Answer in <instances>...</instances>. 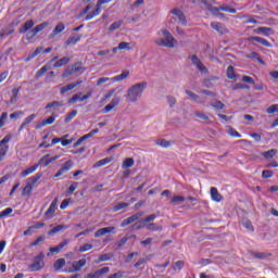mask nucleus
<instances>
[{"label":"nucleus","instance_id":"obj_37","mask_svg":"<svg viewBox=\"0 0 278 278\" xmlns=\"http://www.w3.org/2000/svg\"><path fill=\"white\" fill-rule=\"evenodd\" d=\"M134 164H136V161H134V157H127L123 164H122V168H131L134 166Z\"/></svg>","mask_w":278,"mask_h":278},{"label":"nucleus","instance_id":"obj_6","mask_svg":"<svg viewBox=\"0 0 278 278\" xmlns=\"http://www.w3.org/2000/svg\"><path fill=\"white\" fill-rule=\"evenodd\" d=\"M113 0H98L96 4V10H93L91 13L87 14L85 17V21H92L94 16H99L101 14V5L105 3H110Z\"/></svg>","mask_w":278,"mask_h":278},{"label":"nucleus","instance_id":"obj_19","mask_svg":"<svg viewBox=\"0 0 278 278\" xmlns=\"http://www.w3.org/2000/svg\"><path fill=\"white\" fill-rule=\"evenodd\" d=\"M211 199L213 201H216L217 203H220V201H223V195H220L216 187L211 188Z\"/></svg>","mask_w":278,"mask_h":278},{"label":"nucleus","instance_id":"obj_2","mask_svg":"<svg viewBox=\"0 0 278 278\" xmlns=\"http://www.w3.org/2000/svg\"><path fill=\"white\" fill-rule=\"evenodd\" d=\"M149 86L148 81L137 83L130 86L125 94V99L127 103H138V99L142 98L144 90H147Z\"/></svg>","mask_w":278,"mask_h":278},{"label":"nucleus","instance_id":"obj_40","mask_svg":"<svg viewBox=\"0 0 278 278\" xmlns=\"http://www.w3.org/2000/svg\"><path fill=\"white\" fill-rule=\"evenodd\" d=\"M148 231H162V226H157L155 223H150L146 226Z\"/></svg>","mask_w":278,"mask_h":278},{"label":"nucleus","instance_id":"obj_54","mask_svg":"<svg viewBox=\"0 0 278 278\" xmlns=\"http://www.w3.org/2000/svg\"><path fill=\"white\" fill-rule=\"evenodd\" d=\"M219 10L222 12H229V14H236L237 10L233 8H230L229 5H220Z\"/></svg>","mask_w":278,"mask_h":278},{"label":"nucleus","instance_id":"obj_27","mask_svg":"<svg viewBox=\"0 0 278 278\" xmlns=\"http://www.w3.org/2000/svg\"><path fill=\"white\" fill-rule=\"evenodd\" d=\"M127 77H129V71H125L122 74L112 77L111 81L116 83V81H123L124 79H127Z\"/></svg>","mask_w":278,"mask_h":278},{"label":"nucleus","instance_id":"obj_49","mask_svg":"<svg viewBox=\"0 0 278 278\" xmlns=\"http://www.w3.org/2000/svg\"><path fill=\"white\" fill-rule=\"evenodd\" d=\"M47 71H49V66L45 65L42 66L40 70L37 71V73L35 74V78L36 79H40V77H42V75H45V73H47Z\"/></svg>","mask_w":278,"mask_h":278},{"label":"nucleus","instance_id":"obj_63","mask_svg":"<svg viewBox=\"0 0 278 278\" xmlns=\"http://www.w3.org/2000/svg\"><path fill=\"white\" fill-rule=\"evenodd\" d=\"M140 18H141L140 14H135L134 16L127 18V23H138Z\"/></svg>","mask_w":278,"mask_h":278},{"label":"nucleus","instance_id":"obj_39","mask_svg":"<svg viewBox=\"0 0 278 278\" xmlns=\"http://www.w3.org/2000/svg\"><path fill=\"white\" fill-rule=\"evenodd\" d=\"M33 190H34V186H31V184H27L23 188L22 197H30Z\"/></svg>","mask_w":278,"mask_h":278},{"label":"nucleus","instance_id":"obj_12","mask_svg":"<svg viewBox=\"0 0 278 278\" xmlns=\"http://www.w3.org/2000/svg\"><path fill=\"white\" fill-rule=\"evenodd\" d=\"M108 233H116V227L110 226L105 228H100L94 232V238H101V236H105Z\"/></svg>","mask_w":278,"mask_h":278},{"label":"nucleus","instance_id":"obj_51","mask_svg":"<svg viewBox=\"0 0 278 278\" xmlns=\"http://www.w3.org/2000/svg\"><path fill=\"white\" fill-rule=\"evenodd\" d=\"M92 249H94V245L86 243L78 249V253H86V251H90Z\"/></svg>","mask_w":278,"mask_h":278},{"label":"nucleus","instance_id":"obj_55","mask_svg":"<svg viewBox=\"0 0 278 278\" xmlns=\"http://www.w3.org/2000/svg\"><path fill=\"white\" fill-rule=\"evenodd\" d=\"M211 108H215V110H224L225 104L220 100H216L215 102L211 103Z\"/></svg>","mask_w":278,"mask_h":278},{"label":"nucleus","instance_id":"obj_41","mask_svg":"<svg viewBox=\"0 0 278 278\" xmlns=\"http://www.w3.org/2000/svg\"><path fill=\"white\" fill-rule=\"evenodd\" d=\"M245 58H248V60H257L260 64H264V62L262 61V58H260V53L257 52H251L250 54H247Z\"/></svg>","mask_w":278,"mask_h":278},{"label":"nucleus","instance_id":"obj_56","mask_svg":"<svg viewBox=\"0 0 278 278\" xmlns=\"http://www.w3.org/2000/svg\"><path fill=\"white\" fill-rule=\"evenodd\" d=\"M114 257L112 253L102 254L99 256V262H110Z\"/></svg>","mask_w":278,"mask_h":278},{"label":"nucleus","instance_id":"obj_23","mask_svg":"<svg viewBox=\"0 0 278 278\" xmlns=\"http://www.w3.org/2000/svg\"><path fill=\"white\" fill-rule=\"evenodd\" d=\"M64 29H66V26H64L63 23H59L52 30L50 38H55V36H58V34H62V31H64Z\"/></svg>","mask_w":278,"mask_h":278},{"label":"nucleus","instance_id":"obj_43","mask_svg":"<svg viewBox=\"0 0 278 278\" xmlns=\"http://www.w3.org/2000/svg\"><path fill=\"white\" fill-rule=\"evenodd\" d=\"M30 182V186H35V184H38V181H40V179H42V173H37L35 176L28 178Z\"/></svg>","mask_w":278,"mask_h":278},{"label":"nucleus","instance_id":"obj_58","mask_svg":"<svg viewBox=\"0 0 278 278\" xmlns=\"http://www.w3.org/2000/svg\"><path fill=\"white\" fill-rule=\"evenodd\" d=\"M227 77L228 79H236V72L233 71V66L231 65L227 67Z\"/></svg>","mask_w":278,"mask_h":278},{"label":"nucleus","instance_id":"obj_31","mask_svg":"<svg viewBox=\"0 0 278 278\" xmlns=\"http://www.w3.org/2000/svg\"><path fill=\"white\" fill-rule=\"evenodd\" d=\"M127 242H129V237H124L119 241L115 242V251L123 249V247H125Z\"/></svg>","mask_w":278,"mask_h":278},{"label":"nucleus","instance_id":"obj_57","mask_svg":"<svg viewBox=\"0 0 278 278\" xmlns=\"http://www.w3.org/2000/svg\"><path fill=\"white\" fill-rule=\"evenodd\" d=\"M123 25L122 21H117L114 22L113 24H111V26L109 27L110 31H116V29H121V26Z\"/></svg>","mask_w":278,"mask_h":278},{"label":"nucleus","instance_id":"obj_26","mask_svg":"<svg viewBox=\"0 0 278 278\" xmlns=\"http://www.w3.org/2000/svg\"><path fill=\"white\" fill-rule=\"evenodd\" d=\"M278 153L277 149H270L266 152L262 153V157H265V160H273V157H275Z\"/></svg>","mask_w":278,"mask_h":278},{"label":"nucleus","instance_id":"obj_46","mask_svg":"<svg viewBox=\"0 0 278 278\" xmlns=\"http://www.w3.org/2000/svg\"><path fill=\"white\" fill-rule=\"evenodd\" d=\"M125 207H129V203L127 202L117 203L115 206H113V212H121V210H125Z\"/></svg>","mask_w":278,"mask_h":278},{"label":"nucleus","instance_id":"obj_3","mask_svg":"<svg viewBox=\"0 0 278 278\" xmlns=\"http://www.w3.org/2000/svg\"><path fill=\"white\" fill-rule=\"evenodd\" d=\"M163 38H157L154 40V45L157 47H166L167 49H175L177 40L173 37V34L168 29H161Z\"/></svg>","mask_w":278,"mask_h":278},{"label":"nucleus","instance_id":"obj_16","mask_svg":"<svg viewBox=\"0 0 278 278\" xmlns=\"http://www.w3.org/2000/svg\"><path fill=\"white\" fill-rule=\"evenodd\" d=\"M38 115H36L35 113L28 115L24 122L21 124L20 128H18V132L21 134V131H23V129H25V127L29 124H31L33 121H35V118H37Z\"/></svg>","mask_w":278,"mask_h":278},{"label":"nucleus","instance_id":"obj_29","mask_svg":"<svg viewBox=\"0 0 278 278\" xmlns=\"http://www.w3.org/2000/svg\"><path fill=\"white\" fill-rule=\"evenodd\" d=\"M64 105V102L62 101H53L46 105V110L54 109V111H58L59 108H62Z\"/></svg>","mask_w":278,"mask_h":278},{"label":"nucleus","instance_id":"obj_1","mask_svg":"<svg viewBox=\"0 0 278 278\" xmlns=\"http://www.w3.org/2000/svg\"><path fill=\"white\" fill-rule=\"evenodd\" d=\"M34 25H36L34 20H29L25 22L24 25L21 26L18 33L26 34V40H34V38H36V36L40 34V31H43L45 29H47V27H49V22H43L35 27Z\"/></svg>","mask_w":278,"mask_h":278},{"label":"nucleus","instance_id":"obj_4","mask_svg":"<svg viewBox=\"0 0 278 278\" xmlns=\"http://www.w3.org/2000/svg\"><path fill=\"white\" fill-rule=\"evenodd\" d=\"M86 67L81 66V62H76L73 65L66 67V70L62 73L63 79L71 77V75H75V73H84Z\"/></svg>","mask_w":278,"mask_h":278},{"label":"nucleus","instance_id":"obj_34","mask_svg":"<svg viewBox=\"0 0 278 278\" xmlns=\"http://www.w3.org/2000/svg\"><path fill=\"white\" fill-rule=\"evenodd\" d=\"M66 266V260L64 258H59L54 262L53 268L54 270H62Z\"/></svg>","mask_w":278,"mask_h":278},{"label":"nucleus","instance_id":"obj_8","mask_svg":"<svg viewBox=\"0 0 278 278\" xmlns=\"http://www.w3.org/2000/svg\"><path fill=\"white\" fill-rule=\"evenodd\" d=\"M142 216H144L143 212H138L136 214H134L130 217H127L126 219H124L121 223V227H127L128 225H131L132 223H136V220H140V218H142Z\"/></svg>","mask_w":278,"mask_h":278},{"label":"nucleus","instance_id":"obj_21","mask_svg":"<svg viewBox=\"0 0 278 278\" xmlns=\"http://www.w3.org/2000/svg\"><path fill=\"white\" fill-rule=\"evenodd\" d=\"M79 40H81V35L74 34L66 40L65 45L67 47H71V45H76L77 42H79Z\"/></svg>","mask_w":278,"mask_h":278},{"label":"nucleus","instance_id":"obj_38","mask_svg":"<svg viewBox=\"0 0 278 278\" xmlns=\"http://www.w3.org/2000/svg\"><path fill=\"white\" fill-rule=\"evenodd\" d=\"M18 92H21V87L12 89V97L10 103H16V101L18 100Z\"/></svg>","mask_w":278,"mask_h":278},{"label":"nucleus","instance_id":"obj_22","mask_svg":"<svg viewBox=\"0 0 278 278\" xmlns=\"http://www.w3.org/2000/svg\"><path fill=\"white\" fill-rule=\"evenodd\" d=\"M70 62H71V58L64 56V58L58 60V61L53 64V67H54V68H62V66H66V64H68Z\"/></svg>","mask_w":278,"mask_h":278},{"label":"nucleus","instance_id":"obj_10","mask_svg":"<svg viewBox=\"0 0 278 278\" xmlns=\"http://www.w3.org/2000/svg\"><path fill=\"white\" fill-rule=\"evenodd\" d=\"M254 34H261V36H265L266 38L273 36L275 34V30L270 27L266 26H260L256 29L253 30Z\"/></svg>","mask_w":278,"mask_h":278},{"label":"nucleus","instance_id":"obj_44","mask_svg":"<svg viewBox=\"0 0 278 278\" xmlns=\"http://www.w3.org/2000/svg\"><path fill=\"white\" fill-rule=\"evenodd\" d=\"M144 227H147V224H144V222H142V219L136 222L135 224H132L131 229H134L135 231H138L139 229H144Z\"/></svg>","mask_w":278,"mask_h":278},{"label":"nucleus","instance_id":"obj_33","mask_svg":"<svg viewBox=\"0 0 278 278\" xmlns=\"http://www.w3.org/2000/svg\"><path fill=\"white\" fill-rule=\"evenodd\" d=\"M251 256L255 257V260H266V257H270V254L266 252H251Z\"/></svg>","mask_w":278,"mask_h":278},{"label":"nucleus","instance_id":"obj_18","mask_svg":"<svg viewBox=\"0 0 278 278\" xmlns=\"http://www.w3.org/2000/svg\"><path fill=\"white\" fill-rule=\"evenodd\" d=\"M68 242H71V240L64 239L59 245H56L54 248H50L49 249L50 253H60V251H62L64 249V247L68 245Z\"/></svg>","mask_w":278,"mask_h":278},{"label":"nucleus","instance_id":"obj_61","mask_svg":"<svg viewBox=\"0 0 278 278\" xmlns=\"http://www.w3.org/2000/svg\"><path fill=\"white\" fill-rule=\"evenodd\" d=\"M185 263L184 261H177L173 266V270H181V268H184Z\"/></svg>","mask_w":278,"mask_h":278},{"label":"nucleus","instance_id":"obj_30","mask_svg":"<svg viewBox=\"0 0 278 278\" xmlns=\"http://www.w3.org/2000/svg\"><path fill=\"white\" fill-rule=\"evenodd\" d=\"M184 201H186V198H184L182 195H174L169 203L170 205H181V203H184Z\"/></svg>","mask_w":278,"mask_h":278},{"label":"nucleus","instance_id":"obj_13","mask_svg":"<svg viewBox=\"0 0 278 278\" xmlns=\"http://www.w3.org/2000/svg\"><path fill=\"white\" fill-rule=\"evenodd\" d=\"M248 42H258L260 45H263V47L270 48L273 47V43H270L268 40L262 37H248Z\"/></svg>","mask_w":278,"mask_h":278},{"label":"nucleus","instance_id":"obj_28","mask_svg":"<svg viewBox=\"0 0 278 278\" xmlns=\"http://www.w3.org/2000/svg\"><path fill=\"white\" fill-rule=\"evenodd\" d=\"M110 162H112L111 157L102 159V160L96 162L93 164L92 168H101V166H105V165L110 164Z\"/></svg>","mask_w":278,"mask_h":278},{"label":"nucleus","instance_id":"obj_24","mask_svg":"<svg viewBox=\"0 0 278 278\" xmlns=\"http://www.w3.org/2000/svg\"><path fill=\"white\" fill-rule=\"evenodd\" d=\"M64 229H68V226L58 225L54 228H52L50 231H48V236H55V233H60V231H64Z\"/></svg>","mask_w":278,"mask_h":278},{"label":"nucleus","instance_id":"obj_50","mask_svg":"<svg viewBox=\"0 0 278 278\" xmlns=\"http://www.w3.org/2000/svg\"><path fill=\"white\" fill-rule=\"evenodd\" d=\"M242 225L245 229H248V231H255V229L253 228V223H251V220L243 219Z\"/></svg>","mask_w":278,"mask_h":278},{"label":"nucleus","instance_id":"obj_42","mask_svg":"<svg viewBox=\"0 0 278 278\" xmlns=\"http://www.w3.org/2000/svg\"><path fill=\"white\" fill-rule=\"evenodd\" d=\"M155 144H157V147H162L163 149H168V147H170V141L166 139H159L155 141Z\"/></svg>","mask_w":278,"mask_h":278},{"label":"nucleus","instance_id":"obj_62","mask_svg":"<svg viewBox=\"0 0 278 278\" xmlns=\"http://www.w3.org/2000/svg\"><path fill=\"white\" fill-rule=\"evenodd\" d=\"M77 101L81 102V93L74 94L68 103H77Z\"/></svg>","mask_w":278,"mask_h":278},{"label":"nucleus","instance_id":"obj_25","mask_svg":"<svg viewBox=\"0 0 278 278\" xmlns=\"http://www.w3.org/2000/svg\"><path fill=\"white\" fill-rule=\"evenodd\" d=\"M38 166H40V164L36 163L35 165L28 167L27 169L23 170L21 173V177H27V175H31V173H36V170H38Z\"/></svg>","mask_w":278,"mask_h":278},{"label":"nucleus","instance_id":"obj_48","mask_svg":"<svg viewBox=\"0 0 278 278\" xmlns=\"http://www.w3.org/2000/svg\"><path fill=\"white\" fill-rule=\"evenodd\" d=\"M77 116V110H73L72 112L67 113L64 119V123H71L73 118Z\"/></svg>","mask_w":278,"mask_h":278},{"label":"nucleus","instance_id":"obj_11","mask_svg":"<svg viewBox=\"0 0 278 278\" xmlns=\"http://www.w3.org/2000/svg\"><path fill=\"white\" fill-rule=\"evenodd\" d=\"M211 27H212V29H215V31H217V34H220L222 36L225 34H229V30L227 29L225 24H223L220 22H212Z\"/></svg>","mask_w":278,"mask_h":278},{"label":"nucleus","instance_id":"obj_14","mask_svg":"<svg viewBox=\"0 0 278 278\" xmlns=\"http://www.w3.org/2000/svg\"><path fill=\"white\" fill-rule=\"evenodd\" d=\"M55 123V116H50L47 119H42L39 122L36 126L35 129H42V127H46V125H53Z\"/></svg>","mask_w":278,"mask_h":278},{"label":"nucleus","instance_id":"obj_5","mask_svg":"<svg viewBox=\"0 0 278 278\" xmlns=\"http://www.w3.org/2000/svg\"><path fill=\"white\" fill-rule=\"evenodd\" d=\"M45 268V253L40 252L39 255L35 257L33 264L28 266L30 273H38V270H42Z\"/></svg>","mask_w":278,"mask_h":278},{"label":"nucleus","instance_id":"obj_35","mask_svg":"<svg viewBox=\"0 0 278 278\" xmlns=\"http://www.w3.org/2000/svg\"><path fill=\"white\" fill-rule=\"evenodd\" d=\"M72 168H73V161L70 160L61 166L60 170L64 175V173H68Z\"/></svg>","mask_w":278,"mask_h":278},{"label":"nucleus","instance_id":"obj_52","mask_svg":"<svg viewBox=\"0 0 278 278\" xmlns=\"http://www.w3.org/2000/svg\"><path fill=\"white\" fill-rule=\"evenodd\" d=\"M74 85L73 83L72 84H68L67 86H64L61 88L60 90V94H66V92H71V90H74Z\"/></svg>","mask_w":278,"mask_h":278},{"label":"nucleus","instance_id":"obj_7","mask_svg":"<svg viewBox=\"0 0 278 278\" xmlns=\"http://www.w3.org/2000/svg\"><path fill=\"white\" fill-rule=\"evenodd\" d=\"M169 14H174L175 17L174 21H178L179 25H188V20L186 18V14H184V11L179 9H174L169 11Z\"/></svg>","mask_w":278,"mask_h":278},{"label":"nucleus","instance_id":"obj_32","mask_svg":"<svg viewBox=\"0 0 278 278\" xmlns=\"http://www.w3.org/2000/svg\"><path fill=\"white\" fill-rule=\"evenodd\" d=\"M40 53H42V47L36 48V50L31 54H28L26 56L25 62H31V60H34V58H36L37 55H40Z\"/></svg>","mask_w":278,"mask_h":278},{"label":"nucleus","instance_id":"obj_45","mask_svg":"<svg viewBox=\"0 0 278 278\" xmlns=\"http://www.w3.org/2000/svg\"><path fill=\"white\" fill-rule=\"evenodd\" d=\"M118 49H119V51H131V43H129V42H125V41H122V42H119L118 43Z\"/></svg>","mask_w":278,"mask_h":278},{"label":"nucleus","instance_id":"obj_9","mask_svg":"<svg viewBox=\"0 0 278 278\" xmlns=\"http://www.w3.org/2000/svg\"><path fill=\"white\" fill-rule=\"evenodd\" d=\"M59 155L51 156V154H46L39 160L37 164L46 168V166H49V164H53V162H55V160H59Z\"/></svg>","mask_w":278,"mask_h":278},{"label":"nucleus","instance_id":"obj_53","mask_svg":"<svg viewBox=\"0 0 278 278\" xmlns=\"http://www.w3.org/2000/svg\"><path fill=\"white\" fill-rule=\"evenodd\" d=\"M189 60H191L193 66H195V67H198L200 64L203 63V62H201V60L199 59V56H197V54L189 55Z\"/></svg>","mask_w":278,"mask_h":278},{"label":"nucleus","instance_id":"obj_60","mask_svg":"<svg viewBox=\"0 0 278 278\" xmlns=\"http://www.w3.org/2000/svg\"><path fill=\"white\" fill-rule=\"evenodd\" d=\"M7 121H8V112H3L0 116V129L1 127L5 126Z\"/></svg>","mask_w":278,"mask_h":278},{"label":"nucleus","instance_id":"obj_59","mask_svg":"<svg viewBox=\"0 0 278 278\" xmlns=\"http://www.w3.org/2000/svg\"><path fill=\"white\" fill-rule=\"evenodd\" d=\"M147 262H149V257H141L134 264V268H140V266H142V264H147Z\"/></svg>","mask_w":278,"mask_h":278},{"label":"nucleus","instance_id":"obj_47","mask_svg":"<svg viewBox=\"0 0 278 278\" xmlns=\"http://www.w3.org/2000/svg\"><path fill=\"white\" fill-rule=\"evenodd\" d=\"M79 186V182H73L70 188L66 190L65 195L71 197L75 190H77V187Z\"/></svg>","mask_w":278,"mask_h":278},{"label":"nucleus","instance_id":"obj_64","mask_svg":"<svg viewBox=\"0 0 278 278\" xmlns=\"http://www.w3.org/2000/svg\"><path fill=\"white\" fill-rule=\"evenodd\" d=\"M278 111V104H273L267 109V114H275Z\"/></svg>","mask_w":278,"mask_h":278},{"label":"nucleus","instance_id":"obj_15","mask_svg":"<svg viewBox=\"0 0 278 278\" xmlns=\"http://www.w3.org/2000/svg\"><path fill=\"white\" fill-rule=\"evenodd\" d=\"M84 266H86V258H81L78 262H75L72 265V269H70V273H79V270H81Z\"/></svg>","mask_w":278,"mask_h":278},{"label":"nucleus","instance_id":"obj_17","mask_svg":"<svg viewBox=\"0 0 278 278\" xmlns=\"http://www.w3.org/2000/svg\"><path fill=\"white\" fill-rule=\"evenodd\" d=\"M55 210H58V199H54L49 208L46 211V216L48 218H51L53 216V214H55Z\"/></svg>","mask_w":278,"mask_h":278},{"label":"nucleus","instance_id":"obj_36","mask_svg":"<svg viewBox=\"0 0 278 278\" xmlns=\"http://www.w3.org/2000/svg\"><path fill=\"white\" fill-rule=\"evenodd\" d=\"M186 94L191 99V101H194V103H201V97L199 94L192 92L191 90H186Z\"/></svg>","mask_w":278,"mask_h":278},{"label":"nucleus","instance_id":"obj_20","mask_svg":"<svg viewBox=\"0 0 278 278\" xmlns=\"http://www.w3.org/2000/svg\"><path fill=\"white\" fill-rule=\"evenodd\" d=\"M108 273H110V267H102L101 269H98L94 273L89 274V277H91V278H99L102 275H108Z\"/></svg>","mask_w":278,"mask_h":278}]
</instances>
